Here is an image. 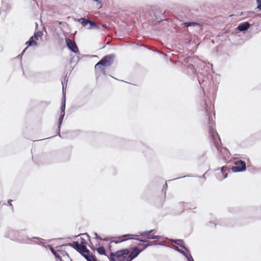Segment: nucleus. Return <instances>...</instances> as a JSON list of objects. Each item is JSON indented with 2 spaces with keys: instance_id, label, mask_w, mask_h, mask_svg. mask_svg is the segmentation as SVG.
<instances>
[{
  "instance_id": "f257e3e1",
  "label": "nucleus",
  "mask_w": 261,
  "mask_h": 261,
  "mask_svg": "<svg viewBox=\"0 0 261 261\" xmlns=\"http://www.w3.org/2000/svg\"><path fill=\"white\" fill-rule=\"evenodd\" d=\"M205 113L208 116V121H207V124L208 127V131L209 134L212 138V139L213 141L214 144L216 148L218 150H220L221 145V142L220 138V137L217 133L216 129L213 127V126L215 124V122L213 121V118L210 115L209 111H208V107L207 105V103L205 102Z\"/></svg>"
},
{
  "instance_id": "f03ea898",
  "label": "nucleus",
  "mask_w": 261,
  "mask_h": 261,
  "mask_svg": "<svg viewBox=\"0 0 261 261\" xmlns=\"http://www.w3.org/2000/svg\"><path fill=\"white\" fill-rule=\"evenodd\" d=\"M156 244H157V243L155 241L150 242L149 243H147L146 244L140 243L139 244V246L140 247H142V249H139L138 247H136L131 252H129L127 250L126 261H131L132 260H133L134 258L137 257L139 254V253L143 250L145 249L148 246Z\"/></svg>"
},
{
  "instance_id": "7ed1b4c3",
  "label": "nucleus",
  "mask_w": 261,
  "mask_h": 261,
  "mask_svg": "<svg viewBox=\"0 0 261 261\" xmlns=\"http://www.w3.org/2000/svg\"><path fill=\"white\" fill-rule=\"evenodd\" d=\"M211 79L212 76L210 75H203V73L201 72H200L198 75L199 83L203 91L205 88L211 85Z\"/></svg>"
},
{
  "instance_id": "20e7f679",
  "label": "nucleus",
  "mask_w": 261,
  "mask_h": 261,
  "mask_svg": "<svg viewBox=\"0 0 261 261\" xmlns=\"http://www.w3.org/2000/svg\"><path fill=\"white\" fill-rule=\"evenodd\" d=\"M127 249L118 251L116 253H111V261H126Z\"/></svg>"
},
{
  "instance_id": "39448f33",
  "label": "nucleus",
  "mask_w": 261,
  "mask_h": 261,
  "mask_svg": "<svg viewBox=\"0 0 261 261\" xmlns=\"http://www.w3.org/2000/svg\"><path fill=\"white\" fill-rule=\"evenodd\" d=\"M220 155L222 156V158L223 159L224 161H226V163H229V162L227 161V158L229 154L228 150L226 148L224 147L221 148V149L220 150ZM246 161L247 162V163H250L249 159H247L246 161L238 159L233 161L230 160L229 162V163H246Z\"/></svg>"
},
{
  "instance_id": "423d86ee",
  "label": "nucleus",
  "mask_w": 261,
  "mask_h": 261,
  "mask_svg": "<svg viewBox=\"0 0 261 261\" xmlns=\"http://www.w3.org/2000/svg\"><path fill=\"white\" fill-rule=\"evenodd\" d=\"M66 246V245H63L57 247V254H56V257L60 261H71L68 254L64 250V247Z\"/></svg>"
},
{
  "instance_id": "0eeeda50",
  "label": "nucleus",
  "mask_w": 261,
  "mask_h": 261,
  "mask_svg": "<svg viewBox=\"0 0 261 261\" xmlns=\"http://www.w3.org/2000/svg\"><path fill=\"white\" fill-rule=\"evenodd\" d=\"M114 57L115 56L113 54L105 56L99 61V64H102L103 66L107 68L113 64Z\"/></svg>"
},
{
  "instance_id": "6e6552de",
  "label": "nucleus",
  "mask_w": 261,
  "mask_h": 261,
  "mask_svg": "<svg viewBox=\"0 0 261 261\" xmlns=\"http://www.w3.org/2000/svg\"><path fill=\"white\" fill-rule=\"evenodd\" d=\"M197 60L198 59L197 58L193 57H188L184 59V62L186 64H187L188 68H189L193 73L196 72L194 64L196 63Z\"/></svg>"
},
{
  "instance_id": "1a4fd4ad",
  "label": "nucleus",
  "mask_w": 261,
  "mask_h": 261,
  "mask_svg": "<svg viewBox=\"0 0 261 261\" xmlns=\"http://www.w3.org/2000/svg\"><path fill=\"white\" fill-rule=\"evenodd\" d=\"M65 42L67 44V46L72 52L74 53H77L79 52V48L75 43V42L68 38H65Z\"/></svg>"
},
{
  "instance_id": "9d476101",
  "label": "nucleus",
  "mask_w": 261,
  "mask_h": 261,
  "mask_svg": "<svg viewBox=\"0 0 261 261\" xmlns=\"http://www.w3.org/2000/svg\"><path fill=\"white\" fill-rule=\"evenodd\" d=\"M73 245L74 247L83 256H84L86 253L89 252L86 248V245H80V243L77 242H74L73 243Z\"/></svg>"
},
{
  "instance_id": "9b49d317",
  "label": "nucleus",
  "mask_w": 261,
  "mask_h": 261,
  "mask_svg": "<svg viewBox=\"0 0 261 261\" xmlns=\"http://www.w3.org/2000/svg\"><path fill=\"white\" fill-rule=\"evenodd\" d=\"M137 236V235L132 234H127L123 235V236L119 237L118 239V240L117 241H116L115 242L116 243H120V242L130 240V239L138 240V239H137L136 238Z\"/></svg>"
},
{
  "instance_id": "f8f14e48",
  "label": "nucleus",
  "mask_w": 261,
  "mask_h": 261,
  "mask_svg": "<svg viewBox=\"0 0 261 261\" xmlns=\"http://www.w3.org/2000/svg\"><path fill=\"white\" fill-rule=\"evenodd\" d=\"M198 16L197 12L193 9L187 11L185 14L186 18L189 19H196Z\"/></svg>"
},
{
  "instance_id": "ddd939ff",
  "label": "nucleus",
  "mask_w": 261,
  "mask_h": 261,
  "mask_svg": "<svg viewBox=\"0 0 261 261\" xmlns=\"http://www.w3.org/2000/svg\"><path fill=\"white\" fill-rule=\"evenodd\" d=\"M227 169L226 167L224 166L222 167L221 170H219L217 173L218 179L220 180H222L223 179L226 178L227 175V173L226 171Z\"/></svg>"
},
{
  "instance_id": "4468645a",
  "label": "nucleus",
  "mask_w": 261,
  "mask_h": 261,
  "mask_svg": "<svg viewBox=\"0 0 261 261\" xmlns=\"http://www.w3.org/2000/svg\"><path fill=\"white\" fill-rule=\"evenodd\" d=\"M38 37H41L39 33H37L36 34H34V36L31 37L29 40L26 42V44L28 45V46L36 45L37 43L35 41L34 38L38 40Z\"/></svg>"
},
{
  "instance_id": "2eb2a0df",
  "label": "nucleus",
  "mask_w": 261,
  "mask_h": 261,
  "mask_svg": "<svg viewBox=\"0 0 261 261\" xmlns=\"http://www.w3.org/2000/svg\"><path fill=\"white\" fill-rule=\"evenodd\" d=\"M250 24L248 21L241 23L237 27V29L240 32H245L249 28Z\"/></svg>"
},
{
  "instance_id": "dca6fc26",
  "label": "nucleus",
  "mask_w": 261,
  "mask_h": 261,
  "mask_svg": "<svg viewBox=\"0 0 261 261\" xmlns=\"http://www.w3.org/2000/svg\"><path fill=\"white\" fill-rule=\"evenodd\" d=\"M237 166L231 168V170L233 172H238L244 171L246 170V164H237Z\"/></svg>"
},
{
  "instance_id": "f3484780",
  "label": "nucleus",
  "mask_w": 261,
  "mask_h": 261,
  "mask_svg": "<svg viewBox=\"0 0 261 261\" xmlns=\"http://www.w3.org/2000/svg\"><path fill=\"white\" fill-rule=\"evenodd\" d=\"M106 67L102 64H99V62L95 66V70L96 72L101 73L103 74H106Z\"/></svg>"
},
{
  "instance_id": "a211bd4d",
  "label": "nucleus",
  "mask_w": 261,
  "mask_h": 261,
  "mask_svg": "<svg viewBox=\"0 0 261 261\" xmlns=\"http://www.w3.org/2000/svg\"><path fill=\"white\" fill-rule=\"evenodd\" d=\"M153 230H150L148 231H144L142 232H140V234L141 236L145 237L147 239H158L159 236H151L150 235V233L152 232Z\"/></svg>"
},
{
  "instance_id": "6ab92c4d",
  "label": "nucleus",
  "mask_w": 261,
  "mask_h": 261,
  "mask_svg": "<svg viewBox=\"0 0 261 261\" xmlns=\"http://www.w3.org/2000/svg\"><path fill=\"white\" fill-rule=\"evenodd\" d=\"M182 25H184L185 27H195V26H199L200 27L201 25L200 23L194 22V21H189V22H182L181 24Z\"/></svg>"
},
{
  "instance_id": "aec40b11",
  "label": "nucleus",
  "mask_w": 261,
  "mask_h": 261,
  "mask_svg": "<svg viewBox=\"0 0 261 261\" xmlns=\"http://www.w3.org/2000/svg\"><path fill=\"white\" fill-rule=\"evenodd\" d=\"M65 101L64 100V103L61 107L62 113L59 119V125H60L62 122L64 114H65Z\"/></svg>"
},
{
  "instance_id": "412c9836",
  "label": "nucleus",
  "mask_w": 261,
  "mask_h": 261,
  "mask_svg": "<svg viewBox=\"0 0 261 261\" xmlns=\"http://www.w3.org/2000/svg\"><path fill=\"white\" fill-rule=\"evenodd\" d=\"M84 257L88 261H97L95 257L90 253V252L85 254Z\"/></svg>"
},
{
  "instance_id": "4be33fe9",
  "label": "nucleus",
  "mask_w": 261,
  "mask_h": 261,
  "mask_svg": "<svg viewBox=\"0 0 261 261\" xmlns=\"http://www.w3.org/2000/svg\"><path fill=\"white\" fill-rule=\"evenodd\" d=\"M182 250L180 251V253L182 254L186 258L190 254L189 251L185 247H182Z\"/></svg>"
},
{
  "instance_id": "5701e85b",
  "label": "nucleus",
  "mask_w": 261,
  "mask_h": 261,
  "mask_svg": "<svg viewBox=\"0 0 261 261\" xmlns=\"http://www.w3.org/2000/svg\"><path fill=\"white\" fill-rule=\"evenodd\" d=\"M97 251L98 252L99 254L101 255L105 254L106 251L103 247H100L97 249Z\"/></svg>"
},
{
  "instance_id": "b1692460",
  "label": "nucleus",
  "mask_w": 261,
  "mask_h": 261,
  "mask_svg": "<svg viewBox=\"0 0 261 261\" xmlns=\"http://www.w3.org/2000/svg\"><path fill=\"white\" fill-rule=\"evenodd\" d=\"M82 20V23L84 25H86L87 24H88V23H90L91 24L93 23V24H95V23L89 20H87L86 19H85V18H83L81 19Z\"/></svg>"
},
{
  "instance_id": "393cba45",
  "label": "nucleus",
  "mask_w": 261,
  "mask_h": 261,
  "mask_svg": "<svg viewBox=\"0 0 261 261\" xmlns=\"http://www.w3.org/2000/svg\"><path fill=\"white\" fill-rule=\"evenodd\" d=\"M33 239L34 241H32V240H30L29 241L22 240V241L24 243H32V242H35L36 243V242L35 241L36 240H40V239L38 238H34Z\"/></svg>"
},
{
  "instance_id": "a878e982",
  "label": "nucleus",
  "mask_w": 261,
  "mask_h": 261,
  "mask_svg": "<svg viewBox=\"0 0 261 261\" xmlns=\"http://www.w3.org/2000/svg\"><path fill=\"white\" fill-rule=\"evenodd\" d=\"M257 4V9L261 11V0H256Z\"/></svg>"
},
{
  "instance_id": "bb28decb",
  "label": "nucleus",
  "mask_w": 261,
  "mask_h": 261,
  "mask_svg": "<svg viewBox=\"0 0 261 261\" xmlns=\"http://www.w3.org/2000/svg\"><path fill=\"white\" fill-rule=\"evenodd\" d=\"M49 249H50L51 252L55 255L56 256V254H57V249L55 250L51 246H49Z\"/></svg>"
},
{
  "instance_id": "cd10ccee",
  "label": "nucleus",
  "mask_w": 261,
  "mask_h": 261,
  "mask_svg": "<svg viewBox=\"0 0 261 261\" xmlns=\"http://www.w3.org/2000/svg\"><path fill=\"white\" fill-rule=\"evenodd\" d=\"M206 151H204L202 152V155L199 156V159H204L206 156Z\"/></svg>"
},
{
  "instance_id": "c85d7f7f",
  "label": "nucleus",
  "mask_w": 261,
  "mask_h": 261,
  "mask_svg": "<svg viewBox=\"0 0 261 261\" xmlns=\"http://www.w3.org/2000/svg\"><path fill=\"white\" fill-rule=\"evenodd\" d=\"M175 243L179 246H182V240H176L175 242Z\"/></svg>"
},
{
  "instance_id": "c756f323",
  "label": "nucleus",
  "mask_w": 261,
  "mask_h": 261,
  "mask_svg": "<svg viewBox=\"0 0 261 261\" xmlns=\"http://www.w3.org/2000/svg\"><path fill=\"white\" fill-rule=\"evenodd\" d=\"M84 245H86V242L84 239H82L81 243H80V245L84 246Z\"/></svg>"
},
{
  "instance_id": "7c9ffc66",
  "label": "nucleus",
  "mask_w": 261,
  "mask_h": 261,
  "mask_svg": "<svg viewBox=\"0 0 261 261\" xmlns=\"http://www.w3.org/2000/svg\"><path fill=\"white\" fill-rule=\"evenodd\" d=\"M187 259L188 260V261H194L192 257V256L191 255V254H190L187 257Z\"/></svg>"
},
{
  "instance_id": "2f4dec72",
  "label": "nucleus",
  "mask_w": 261,
  "mask_h": 261,
  "mask_svg": "<svg viewBox=\"0 0 261 261\" xmlns=\"http://www.w3.org/2000/svg\"><path fill=\"white\" fill-rule=\"evenodd\" d=\"M187 259L188 260V261H194L192 257V256L191 255V254H190L187 257Z\"/></svg>"
},
{
  "instance_id": "473e14b6",
  "label": "nucleus",
  "mask_w": 261,
  "mask_h": 261,
  "mask_svg": "<svg viewBox=\"0 0 261 261\" xmlns=\"http://www.w3.org/2000/svg\"><path fill=\"white\" fill-rule=\"evenodd\" d=\"M164 60H170V58H169L166 54H164Z\"/></svg>"
},
{
  "instance_id": "72a5a7b5",
  "label": "nucleus",
  "mask_w": 261,
  "mask_h": 261,
  "mask_svg": "<svg viewBox=\"0 0 261 261\" xmlns=\"http://www.w3.org/2000/svg\"><path fill=\"white\" fill-rule=\"evenodd\" d=\"M174 249L180 252V251H181L182 249H179L177 247H175Z\"/></svg>"
},
{
  "instance_id": "f704fd0d",
  "label": "nucleus",
  "mask_w": 261,
  "mask_h": 261,
  "mask_svg": "<svg viewBox=\"0 0 261 261\" xmlns=\"http://www.w3.org/2000/svg\"><path fill=\"white\" fill-rule=\"evenodd\" d=\"M94 235L96 238L100 239L99 237L96 233H94Z\"/></svg>"
},
{
  "instance_id": "c9c22d12",
  "label": "nucleus",
  "mask_w": 261,
  "mask_h": 261,
  "mask_svg": "<svg viewBox=\"0 0 261 261\" xmlns=\"http://www.w3.org/2000/svg\"><path fill=\"white\" fill-rule=\"evenodd\" d=\"M11 202H12V200H9L8 201V203L10 205H12Z\"/></svg>"
},
{
  "instance_id": "e433bc0d",
  "label": "nucleus",
  "mask_w": 261,
  "mask_h": 261,
  "mask_svg": "<svg viewBox=\"0 0 261 261\" xmlns=\"http://www.w3.org/2000/svg\"><path fill=\"white\" fill-rule=\"evenodd\" d=\"M164 21H168V19L167 18H164Z\"/></svg>"
},
{
  "instance_id": "4c0bfd02",
  "label": "nucleus",
  "mask_w": 261,
  "mask_h": 261,
  "mask_svg": "<svg viewBox=\"0 0 261 261\" xmlns=\"http://www.w3.org/2000/svg\"><path fill=\"white\" fill-rule=\"evenodd\" d=\"M156 21H157V22H160V21H161V20H158V18H156Z\"/></svg>"
},
{
  "instance_id": "58836bf2",
  "label": "nucleus",
  "mask_w": 261,
  "mask_h": 261,
  "mask_svg": "<svg viewBox=\"0 0 261 261\" xmlns=\"http://www.w3.org/2000/svg\"><path fill=\"white\" fill-rule=\"evenodd\" d=\"M141 241L143 242H147V241H143V240H141Z\"/></svg>"
}]
</instances>
